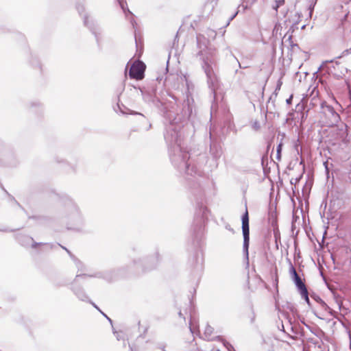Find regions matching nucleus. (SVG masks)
Here are the masks:
<instances>
[{
	"label": "nucleus",
	"instance_id": "nucleus-1",
	"mask_svg": "<svg viewBox=\"0 0 351 351\" xmlns=\"http://www.w3.org/2000/svg\"><path fill=\"white\" fill-rule=\"evenodd\" d=\"M165 140L172 145L170 158L172 164L181 173L195 177L202 173V167L206 162L204 154H196L195 152H186L181 146L179 132L177 128L170 125L165 134Z\"/></svg>",
	"mask_w": 351,
	"mask_h": 351
},
{
	"label": "nucleus",
	"instance_id": "nucleus-2",
	"mask_svg": "<svg viewBox=\"0 0 351 351\" xmlns=\"http://www.w3.org/2000/svg\"><path fill=\"white\" fill-rule=\"evenodd\" d=\"M210 211L203 202H197L191 226V247L193 250V265L202 267L204 262L203 247L206 234V224Z\"/></svg>",
	"mask_w": 351,
	"mask_h": 351
},
{
	"label": "nucleus",
	"instance_id": "nucleus-3",
	"mask_svg": "<svg viewBox=\"0 0 351 351\" xmlns=\"http://www.w3.org/2000/svg\"><path fill=\"white\" fill-rule=\"evenodd\" d=\"M202 38L204 39V37L201 35L197 36V47L199 49L197 56L202 61V67L206 74L208 86L215 93L218 83L217 76L215 71V60L213 51L208 49L205 44L202 45Z\"/></svg>",
	"mask_w": 351,
	"mask_h": 351
},
{
	"label": "nucleus",
	"instance_id": "nucleus-4",
	"mask_svg": "<svg viewBox=\"0 0 351 351\" xmlns=\"http://www.w3.org/2000/svg\"><path fill=\"white\" fill-rule=\"evenodd\" d=\"M60 213L61 218L67 225L68 229L82 230L85 220L79 206L71 199H66L62 204Z\"/></svg>",
	"mask_w": 351,
	"mask_h": 351
},
{
	"label": "nucleus",
	"instance_id": "nucleus-5",
	"mask_svg": "<svg viewBox=\"0 0 351 351\" xmlns=\"http://www.w3.org/2000/svg\"><path fill=\"white\" fill-rule=\"evenodd\" d=\"M159 261V254L157 252L147 254L144 252L138 251L136 256L132 259L127 267L136 272H145L156 268Z\"/></svg>",
	"mask_w": 351,
	"mask_h": 351
},
{
	"label": "nucleus",
	"instance_id": "nucleus-6",
	"mask_svg": "<svg viewBox=\"0 0 351 351\" xmlns=\"http://www.w3.org/2000/svg\"><path fill=\"white\" fill-rule=\"evenodd\" d=\"M242 221V232L243 236V253L245 255L246 259L249 258V245H250V226H249V214L245 206V212L243 214L241 217Z\"/></svg>",
	"mask_w": 351,
	"mask_h": 351
},
{
	"label": "nucleus",
	"instance_id": "nucleus-7",
	"mask_svg": "<svg viewBox=\"0 0 351 351\" xmlns=\"http://www.w3.org/2000/svg\"><path fill=\"white\" fill-rule=\"evenodd\" d=\"M320 106L322 110L321 112L327 119L326 123L328 125H337L340 121V116L335 110L334 108L328 105L326 101H322Z\"/></svg>",
	"mask_w": 351,
	"mask_h": 351
},
{
	"label": "nucleus",
	"instance_id": "nucleus-8",
	"mask_svg": "<svg viewBox=\"0 0 351 351\" xmlns=\"http://www.w3.org/2000/svg\"><path fill=\"white\" fill-rule=\"evenodd\" d=\"M146 66L141 61H135L130 66L129 70V76L132 79L136 80H142L145 76Z\"/></svg>",
	"mask_w": 351,
	"mask_h": 351
},
{
	"label": "nucleus",
	"instance_id": "nucleus-9",
	"mask_svg": "<svg viewBox=\"0 0 351 351\" xmlns=\"http://www.w3.org/2000/svg\"><path fill=\"white\" fill-rule=\"evenodd\" d=\"M130 114L137 115L136 121L139 123L138 131H148L152 128V124L147 118L140 112L129 110Z\"/></svg>",
	"mask_w": 351,
	"mask_h": 351
},
{
	"label": "nucleus",
	"instance_id": "nucleus-10",
	"mask_svg": "<svg viewBox=\"0 0 351 351\" xmlns=\"http://www.w3.org/2000/svg\"><path fill=\"white\" fill-rule=\"evenodd\" d=\"M289 273L299 293L307 289L305 284L304 283L300 276L298 274L295 267L293 266L291 263L290 266Z\"/></svg>",
	"mask_w": 351,
	"mask_h": 351
},
{
	"label": "nucleus",
	"instance_id": "nucleus-11",
	"mask_svg": "<svg viewBox=\"0 0 351 351\" xmlns=\"http://www.w3.org/2000/svg\"><path fill=\"white\" fill-rule=\"evenodd\" d=\"M83 20L84 25L90 29V31L95 35L97 40H98V37L96 33L97 25L95 21L93 19L90 20L89 16L86 14L83 16Z\"/></svg>",
	"mask_w": 351,
	"mask_h": 351
},
{
	"label": "nucleus",
	"instance_id": "nucleus-12",
	"mask_svg": "<svg viewBox=\"0 0 351 351\" xmlns=\"http://www.w3.org/2000/svg\"><path fill=\"white\" fill-rule=\"evenodd\" d=\"M256 1V0H243L241 4L238 6V11L230 17V21H232L241 10L244 12L246 9L252 5Z\"/></svg>",
	"mask_w": 351,
	"mask_h": 351
},
{
	"label": "nucleus",
	"instance_id": "nucleus-13",
	"mask_svg": "<svg viewBox=\"0 0 351 351\" xmlns=\"http://www.w3.org/2000/svg\"><path fill=\"white\" fill-rule=\"evenodd\" d=\"M64 250L66 251V252L69 254L71 259L75 263V267L77 268L78 271H86V267L84 265V263L80 261L79 259H77L68 249H66L64 247L61 246Z\"/></svg>",
	"mask_w": 351,
	"mask_h": 351
},
{
	"label": "nucleus",
	"instance_id": "nucleus-14",
	"mask_svg": "<svg viewBox=\"0 0 351 351\" xmlns=\"http://www.w3.org/2000/svg\"><path fill=\"white\" fill-rule=\"evenodd\" d=\"M288 34L287 33L283 39H282V45H288V47H290V49L292 51H295L296 49H299V46L298 44H295V43H293V40H292V34H289L287 37V38H286L287 37V35Z\"/></svg>",
	"mask_w": 351,
	"mask_h": 351
},
{
	"label": "nucleus",
	"instance_id": "nucleus-15",
	"mask_svg": "<svg viewBox=\"0 0 351 351\" xmlns=\"http://www.w3.org/2000/svg\"><path fill=\"white\" fill-rule=\"evenodd\" d=\"M73 292L77 296V298L84 302L89 301L88 296L84 291V290L81 287H73L72 288Z\"/></svg>",
	"mask_w": 351,
	"mask_h": 351
},
{
	"label": "nucleus",
	"instance_id": "nucleus-16",
	"mask_svg": "<svg viewBox=\"0 0 351 351\" xmlns=\"http://www.w3.org/2000/svg\"><path fill=\"white\" fill-rule=\"evenodd\" d=\"M183 116L184 117L189 118L193 112V108L190 104V100L189 97L186 100H184L183 102Z\"/></svg>",
	"mask_w": 351,
	"mask_h": 351
},
{
	"label": "nucleus",
	"instance_id": "nucleus-17",
	"mask_svg": "<svg viewBox=\"0 0 351 351\" xmlns=\"http://www.w3.org/2000/svg\"><path fill=\"white\" fill-rule=\"evenodd\" d=\"M215 341H219L223 343V346L228 350V351H236L234 348L233 346L227 341L225 339H223L221 336H217L214 338Z\"/></svg>",
	"mask_w": 351,
	"mask_h": 351
},
{
	"label": "nucleus",
	"instance_id": "nucleus-18",
	"mask_svg": "<svg viewBox=\"0 0 351 351\" xmlns=\"http://www.w3.org/2000/svg\"><path fill=\"white\" fill-rule=\"evenodd\" d=\"M213 331H214V328L209 324H206L204 335L206 337V339L207 340H208V341L215 340L214 339H210V337L213 335Z\"/></svg>",
	"mask_w": 351,
	"mask_h": 351
},
{
	"label": "nucleus",
	"instance_id": "nucleus-19",
	"mask_svg": "<svg viewBox=\"0 0 351 351\" xmlns=\"http://www.w3.org/2000/svg\"><path fill=\"white\" fill-rule=\"evenodd\" d=\"M302 298L305 300V302L307 303L308 306L311 308V303L309 300L308 297V290L306 289L302 292L300 293Z\"/></svg>",
	"mask_w": 351,
	"mask_h": 351
},
{
	"label": "nucleus",
	"instance_id": "nucleus-20",
	"mask_svg": "<svg viewBox=\"0 0 351 351\" xmlns=\"http://www.w3.org/2000/svg\"><path fill=\"white\" fill-rule=\"evenodd\" d=\"M86 276L95 277V278H101L102 277L101 273H97V274H95L94 275H87L86 274H77L76 275L75 280H77L80 277H86Z\"/></svg>",
	"mask_w": 351,
	"mask_h": 351
},
{
	"label": "nucleus",
	"instance_id": "nucleus-21",
	"mask_svg": "<svg viewBox=\"0 0 351 351\" xmlns=\"http://www.w3.org/2000/svg\"><path fill=\"white\" fill-rule=\"evenodd\" d=\"M117 1L119 2V5H120L121 8H122L123 11L125 13H126V12H128V13H130V14H132V12L129 10V9H128V8L125 7V5H127V4H126V3H125V2H124V1H123V0H117Z\"/></svg>",
	"mask_w": 351,
	"mask_h": 351
},
{
	"label": "nucleus",
	"instance_id": "nucleus-22",
	"mask_svg": "<svg viewBox=\"0 0 351 351\" xmlns=\"http://www.w3.org/2000/svg\"><path fill=\"white\" fill-rule=\"evenodd\" d=\"M333 62V60H326L324 62H322V65L319 67L318 69V71H321V70H323L325 68H326L328 69V71H330V69L329 67H328L327 64L328 63H332Z\"/></svg>",
	"mask_w": 351,
	"mask_h": 351
},
{
	"label": "nucleus",
	"instance_id": "nucleus-23",
	"mask_svg": "<svg viewBox=\"0 0 351 351\" xmlns=\"http://www.w3.org/2000/svg\"><path fill=\"white\" fill-rule=\"evenodd\" d=\"M282 143H280L277 146L276 149V158L280 160L281 158V152H282Z\"/></svg>",
	"mask_w": 351,
	"mask_h": 351
},
{
	"label": "nucleus",
	"instance_id": "nucleus-24",
	"mask_svg": "<svg viewBox=\"0 0 351 351\" xmlns=\"http://www.w3.org/2000/svg\"><path fill=\"white\" fill-rule=\"evenodd\" d=\"M113 334L115 335L116 339L118 341H121V340L124 341L125 338H124V335H123V334H122V332H119L116 330H113Z\"/></svg>",
	"mask_w": 351,
	"mask_h": 351
},
{
	"label": "nucleus",
	"instance_id": "nucleus-25",
	"mask_svg": "<svg viewBox=\"0 0 351 351\" xmlns=\"http://www.w3.org/2000/svg\"><path fill=\"white\" fill-rule=\"evenodd\" d=\"M317 103L321 104L322 102H320L319 98L314 97L311 99L309 105L311 106H316L317 104Z\"/></svg>",
	"mask_w": 351,
	"mask_h": 351
},
{
	"label": "nucleus",
	"instance_id": "nucleus-26",
	"mask_svg": "<svg viewBox=\"0 0 351 351\" xmlns=\"http://www.w3.org/2000/svg\"><path fill=\"white\" fill-rule=\"evenodd\" d=\"M117 109L116 108H114V110H115L117 112H120L121 114H128V113H129V114H130V112H125V111L123 110V108H121V106H120V104H119V103L117 104Z\"/></svg>",
	"mask_w": 351,
	"mask_h": 351
},
{
	"label": "nucleus",
	"instance_id": "nucleus-27",
	"mask_svg": "<svg viewBox=\"0 0 351 351\" xmlns=\"http://www.w3.org/2000/svg\"><path fill=\"white\" fill-rule=\"evenodd\" d=\"M156 348L160 350L161 351H167L166 350V343H158L156 346Z\"/></svg>",
	"mask_w": 351,
	"mask_h": 351
},
{
	"label": "nucleus",
	"instance_id": "nucleus-28",
	"mask_svg": "<svg viewBox=\"0 0 351 351\" xmlns=\"http://www.w3.org/2000/svg\"><path fill=\"white\" fill-rule=\"evenodd\" d=\"M141 93L143 95V98L145 101H153V99H152V97L149 95H147L146 93H145L143 90H141Z\"/></svg>",
	"mask_w": 351,
	"mask_h": 351
},
{
	"label": "nucleus",
	"instance_id": "nucleus-29",
	"mask_svg": "<svg viewBox=\"0 0 351 351\" xmlns=\"http://www.w3.org/2000/svg\"><path fill=\"white\" fill-rule=\"evenodd\" d=\"M311 297L314 300H315L317 303H320L323 300L319 296H318L317 295H316L315 293L311 294Z\"/></svg>",
	"mask_w": 351,
	"mask_h": 351
},
{
	"label": "nucleus",
	"instance_id": "nucleus-30",
	"mask_svg": "<svg viewBox=\"0 0 351 351\" xmlns=\"http://www.w3.org/2000/svg\"><path fill=\"white\" fill-rule=\"evenodd\" d=\"M316 1L317 0H315V1H313L312 3L310 4L309 5V15L311 16L312 13H313V9H314V6L316 3Z\"/></svg>",
	"mask_w": 351,
	"mask_h": 351
},
{
	"label": "nucleus",
	"instance_id": "nucleus-31",
	"mask_svg": "<svg viewBox=\"0 0 351 351\" xmlns=\"http://www.w3.org/2000/svg\"><path fill=\"white\" fill-rule=\"evenodd\" d=\"M295 28H297L296 23H294L291 25V27L289 28V31L287 32V34H289L291 32L290 34H292L293 33V32L295 31Z\"/></svg>",
	"mask_w": 351,
	"mask_h": 351
},
{
	"label": "nucleus",
	"instance_id": "nucleus-32",
	"mask_svg": "<svg viewBox=\"0 0 351 351\" xmlns=\"http://www.w3.org/2000/svg\"><path fill=\"white\" fill-rule=\"evenodd\" d=\"M276 6H275V7H274V8L276 10H278V8L279 6H280V5L284 3V0H279V1L276 0Z\"/></svg>",
	"mask_w": 351,
	"mask_h": 351
},
{
	"label": "nucleus",
	"instance_id": "nucleus-33",
	"mask_svg": "<svg viewBox=\"0 0 351 351\" xmlns=\"http://www.w3.org/2000/svg\"><path fill=\"white\" fill-rule=\"evenodd\" d=\"M31 106L40 108L42 106V104L39 101H34L31 103Z\"/></svg>",
	"mask_w": 351,
	"mask_h": 351
},
{
	"label": "nucleus",
	"instance_id": "nucleus-34",
	"mask_svg": "<svg viewBox=\"0 0 351 351\" xmlns=\"http://www.w3.org/2000/svg\"><path fill=\"white\" fill-rule=\"evenodd\" d=\"M320 304V306L324 309V310H327L328 308H329L328 306L326 304V303L322 300L320 303H319Z\"/></svg>",
	"mask_w": 351,
	"mask_h": 351
},
{
	"label": "nucleus",
	"instance_id": "nucleus-35",
	"mask_svg": "<svg viewBox=\"0 0 351 351\" xmlns=\"http://www.w3.org/2000/svg\"><path fill=\"white\" fill-rule=\"evenodd\" d=\"M320 304V306L324 309V310H327L328 308H329L328 306L326 304V303L322 300L320 303H319Z\"/></svg>",
	"mask_w": 351,
	"mask_h": 351
},
{
	"label": "nucleus",
	"instance_id": "nucleus-36",
	"mask_svg": "<svg viewBox=\"0 0 351 351\" xmlns=\"http://www.w3.org/2000/svg\"><path fill=\"white\" fill-rule=\"evenodd\" d=\"M180 78H181L182 80H184L186 81V85L187 86V89H188V90H189V88H189V82L187 80V78H186V75L181 76Z\"/></svg>",
	"mask_w": 351,
	"mask_h": 351
},
{
	"label": "nucleus",
	"instance_id": "nucleus-37",
	"mask_svg": "<svg viewBox=\"0 0 351 351\" xmlns=\"http://www.w3.org/2000/svg\"><path fill=\"white\" fill-rule=\"evenodd\" d=\"M147 328H145V330H144V332L142 334L139 335L137 338L138 339V338L144 339L145 337V333L147 332Z\"/></svg>",
	"mask_w": 351,
	"mask_h": 351
},
{
	"label": "nucleus",
	"instance_id": "nucleus-38",
	"mask_svg": "<svg viewBox=\"0 0 351 351\" xmlns=\"http://www.w3.org/2000/svg\"><path fill=\"white\" fill-rule=\"evenodd\" d=\"M282 82L280 81V80H279L278 81V83H277V85H276V88L275 91H277V90H280V87H281V86H282Z\"/></svg>",
	"mask_w": 351,
	"mask_h": 351
},
{
	"label": "nucleus",
	"instance_id": "nucleus-39",
	"mask_svg": "<svg viewBox=\"0 0 351 351\" xmlns=\"http://www.w3.org/2000/svg\"><path fill=\"white\" fill-rule=\"evenodd\" d=\"M41 245H43V243H36V242L33 241V243L32 244V247L33 248H36L38 246Z\"/></svg>",
	"mask_w": 351,
	"mask_h": 351
},
{
	"label": "nucleus",
	"instance_id": "nucleus-40",
	"mask_svg": "<svg viewBox=\"0 0 351 351\" xmlns=\"http://www.w3.org/2000/svg\"><path fill=\"white\" fill-rule=\"evenodd\" d=\"M293 99V95H291L288 99H287L286 102L287 104H291Z\"/></svg>",
	"mask_w": 351,
	"mask_h": 351
},
{
	"label": "nucleus",
	"instance_id": "nucleus-41",
	"mask_svg": "<svg viewBox=\"0 0 351 351\" xmlns=\"http://www.w3.org/2000/svg\"><path fill=\"white\" fill-rule=\"evenodd\" d=\"M226 228L228 230H229V231L232 232V233H234V231L233 228H231V226H230L229 224H228V225H226Z\"/></svg>",
	"mask_w": 351,
	"mask_h": 351
},
{
	"label": "nucleus",
	"instance_id": "nucleus-42",
	"mask_svg": "<svg viewBox=\"0 0 351 351\" xmlns=\"http://www.w3.org/2000/svg\"><path fill=\"white\" fill-rule=\"evenodd\" d=\"M128 346L130 351H137V350L134 347V346L131 345L130 343H128Z\"/></svg>",
	"mask_w": 351,
	"mask_h": 351
},
{
	"label": "nucleus",
	"instance_id": "nucleus-43",
	"mask_svg": "<svg viewBox=\"0 0 351 351\" xmlns=\"http://www.w3.org/2000/svg\"><path fill=\"white\" fill-rule=\"evenodd\" d=\"M0 231L4 232H10L11 230H9L8 228H0Z\"/></svg>",
	"mask_w": 351,
	"mask_h": 351
},
{
	"label": "nucleus",
	"instance_id": "nucleus-44",
	"mask_svg": "<svg viewBox=\"0 0 351 351\" xmlns=\"http://www.w3.org/2000/svg\"><path fill=\"white\" fill-rule=\"evenodd\" d=\"M253 127L255 130H258L260 128L258 122H255Z\"/></svg>",
	"mask_w": 351,
	"mask_h": 351
},
{
	"label": "nucleus",
	"instance_id": "nucleus-45",
	"mask_svg": "<svg viewBox=\"0 0 351 351\" xmlns=\"http://www.w3.org/2000/svg\"><path fill=\"white\" fill-rule=\"evenodd\" d=\"M77 10L80 14H82V12L84 11V8L82 6H79L77 8Z\"/></svg>",
	"mask_w": 351,
	"mask_h": 351
},
{
	"label": "nucleus",
	"instance_id": "nucleus-46",
	"mask_svg": "<svg viewBox=\"0 0 351 351\" xmlns=\"http://www.w3.org/2000/svg\"><path fill=\"white\" fill-rule=\"evenodd\" d=\"M171 77H174V75H172V74H170L168 76H167L166 78H165L166 82H169Z\"/></svg>",
	"mask_w": 351,
	"mask_h": 351
},
{
	"label": "nucleus",
	"instance_id": "nucleus-47",
	"mask_svg": "<svg viewBox=\"0 0 351 351\" xmlns=\"http://www.w3.org/2000/svg\"><path fill=\"white\" fill-rule=\"evenodd\" d=\"M88 302H90V304H92V305H93L95 308H97L98 311H99V310H100V309L97 307V306L95 303H93V302H91L90 300H89V301H88Z\"/></svg>",
	"mask_w": 351,
	"mask_h": 351
},
{
	"label": "nucleus",
	"instance_id": "nucleus-48",
	"mask_svg": "<svg viewBox=\"0 0 351 351\" xmlns=\"http://www.w3.org/2000/svg\"><path fill=\"white\" fill-rule=\"evenodd\" d=\"M324 165H325V168H326V171L327 173H328V165H327V162H325L324 163Z\"/></svg>",
	"mask_w": 351,
	"mask_h": 351
},
{
	"label": "nucleus",
	"instance_id": "nucleus-49",
	"mask_svg": "<svg viewBox=\"0 0 351 351\" xmlns=\"http://www.w3.org/2000/svg\"><path fill=\"white\" fill-rule=\"evenodd\" d=\"M178 315H179V317H182V318H183V319H184V320H185V317L183 316V315H182V313L181 311H179V313H178Z\"/></svg>",
	"mask_w": 351,
	"mask_h": 351
},
{
	"label": "nucleus",
	"instance_id": "nucleus-50",
	"mask_svg": "<svg viewBox=\"0 0 351 351\" xmlns=\"http://www.w3.org/2000/svg\"><path fill=\"white\" fill-rule=\"evenodd\" d=\"M36 66H38L39 70H41V65H40V62H37Z\"/></svg>",
	"mask_w": 351,
	"mask_h": 351
},
{
	"label": "nucleus",
	"instance_id": "nucleus-51",
	"mask_svg": "<svg viewBox=\"0 0 351 351\" xmlns=\"http://www.w3.org/2000/svg\"><path fill=\"white\" fill-rule=\"evenodd\" d=\"M278 27L277 26V25H275V27H274V31L278 32Z\"/></svg>",
	"mask_w": 351,
	"mask_h": 351
},
{
	"label": "nucleus",
	"instance_id": "nucleus-52",
	"mask_svg": "<svg viewBox=\"0 0 351 351\" xmlns=\"http://www.w3.org/2000/svg\"><path fill=\"white\" fill-rule=\"evenodd\" d=\"M126 345H127V343H126V342H125V340H124V341H123V348H125V347H126Z\"/></svg>",
	"mask_w": 351,
	"mask_h": 351
},
{
	"label": "nucleus",
	"instance_id": "nucleus-53",
	"mask_svg": "<svg viewBox=\"0 0 351 351\" xmlns=\"http://www.w3.org/2000/svg\"><path fill=\"white\" fill-rule=\"evenodd\" d=\"M107 319L108 321H109L110 322V324H112V319L110 318H109L108 317H107Z\"/></svg>",
	"mask_w": 351,
	"mask_h": 351
},
{
	"label": "nucleus",
	"instance_id": "nucleus-54",
	"mask_svg": "<svg viewBox=\"0 0 351 351\" xmlns=\"http://www.w3.org/2000/svg\"><path fill=\"white\" fill-rule=\"evenodd\" d=\"M56 286H63L64 284L63 283H58L56 285Z\"/></svg>",
	"mask_w": 351,
	"mask_h": 351
},
{
	"label": "nucleus",
	"instance_id": "nucleus-55",
	"mask_svg": "<svg viewBox=\"0 0 351 351\" xmlns=\"http://www.w3.org/2000/svg\"><path fill=\"white\" fill-rule=\"evenodd\" d=\"M306 27V25H303L302 27H301V29H304Z\"/></svg>",
	"mask_w": 351,
	"mask_h": 351
},
{
	"label": "nucleus",
	"instance_id": "nucleus-56",
	"mask_svg": "<svg viewBox=\"0 0 351 351\" xmlns=\"http://www.w3.org/2000/svg\"><path fill=\"white\" fill-rule=\"evenodd\" d=\"M189 328H190V331L191 332V333H193V329H192L191 326H189Z\"/></svg>",
	"mask_w": 351,
	"mask_h": 351
},
{
	"label": "nucleus",
	"instance_id": "nucleus-57",
	"mask_svg": "<svg viewBox=\"0 0 351 351\" xmlns=\"http://www.w3.org/2000/svg\"><path fill=\"white\" fill-rule=\"evenodd\" d=\"M121 270H122V269H119V272H120V273H121V274H123V272H122V271H121Z\"/></svg>",
	"mask_w": 351,
	"mask_h": 351
},
{
	"label": "nucleus",
	"instance_id": "nucleus-58",
	"mask_svg": "<svg viewBox=\"0 0 351 351\" xmlns=\"http://www.w3.org/2000/svg\"><path fill=\"white\" fill-rule=\"evenodd\" d=\"M291 184H293V178L291 180Z\"/></svg>",
	"mask_w": 351,
	"mask_h": 351
},
{
	"label": "nucleus",
	"instance_id": "nucleus-59",
	"mask_svg": "<svg viewBox=\"0 0 351 351\" xmlns=\"http://www.w3.org/2000/svg\"><path fill=\"white\" fill-rule=\"evenodd\" d=\"M298 180H298V178H295V183H296V182H298Z\"/></svg>",
	"mask_w": 351,
	"mask_h": 351
},
{
	"label": "nucleus",
	"instance_id": "nucleus-60",
	"mask_svg": "<svg viewBox=\"0 0 351 351\" xmlns=\"http://www.w3.org/2000/svg\"><path fill=\"white\" fill-rule=\"evenodd\" d=\"M99 312H101V313L104 315L105 313H103L101 310H99Z\"/></svg>",
	"mask_w": 351,
	"mask_h": 351
},
{
	"label": "nucleus",
	"instance_id": "nucleus-61",
	"mask_svg": "<svg viewBox=\"0 0 351 351\" xmlns=\"http://www.w3.org/2000/svg\"><path fill=\"white\" fill-rule=\"evenodd\" d=\"M135 41H136V44H137V39H136V36H135Z\"/></svg>",
	"mask_w": 351,
	"mask_h": 351
},
{
	"label": "nucleus",
	"instance_id": "nucleus-62",
	"mask_svg": "<svg viewBox=\"0 0 351 351\" xmlns=\"http://www.w3.org/2000/svg\"><path fill=\"white\" fill-rule=\"evenodd\" d=\"M239 65L240 68H242V66H241V64L239 62Z\"/></svg>",
	"mask_w": 351,
	"mask_h": 351
},
{
	"label": "nucleus",
	"instance_id": "nucleus-63",
	"mask_svg": "<svg viewBox=\"0 0 351 351\" xmlns=\"http://www.w3.org/2000/svg\"><path fill=\"white\" fill-rule=\"evenodd\" d=\"M104 316L106 318L108 317V316L106 314H104Z\"/></svg>",
	"mask_w": 351,
	"mask_h": 351
},
{
	"label": "nucleus",
	"instance_id": "nucleus-64",
	"mask_svg": "<svg viewBox=\"0 0 351 351\" xmlns=\"http://www.w3.org/2000/svg\"><path fill=\"white\" fill-rule=\"evenodd\" d=\"M217 351H220L219 350H217Z\"/></svg>",
	"mask_w": 351,
	"mask_h": 351
}]
</instances>
